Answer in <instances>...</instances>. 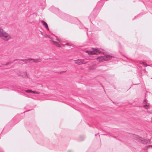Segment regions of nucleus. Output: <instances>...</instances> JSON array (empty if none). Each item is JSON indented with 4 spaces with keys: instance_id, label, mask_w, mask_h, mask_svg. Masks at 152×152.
<instances>
[{
    "instance_id": "obj_5",
    "label": "nucleus",
    "mask_w": 152,
    "mask_h": 152,
    "mask_svg": "<svg viewBox=\"0 0 152 152\" xmlns=\"http://www.w3.org/2000/svg\"><path fill=\"white\" fill-rule=\"evenodd\" d=\"M100 49L95 48L93 51L86 50V53L89 54H97L100 53H103L102 51H101Z\"/></svg>"
},
{
    "instance_id": "obj_3",
    "label": "nucleus",
    "mask_w": 152,
    "mask_h": 152,
    "mask_svg": "<svg viewBox=\"0 0 152 152\" xmlns=\"http://www.w3.org/2000/svg\"><path fill=\"white\" fill-rule=\"evenodd\" d=\"M113 56L110 55H105L104 56H102L98 58L99 60L100 61H104L109 60L112 59Z\"/></svg>"
},
{
    "instance_id": "obj_7",
    "label": "nucleus",
    "mask_w": 152,
    "mask_h": 152,
    "mask_svg": "<svg viewBox=\"0 0 152 152\" xmlns=\"http://www.w3.org/2000/svg\"><path fill=\"white\" fill-rule=\"evenodd\" d=\"M75 63L79 65H81L83 64H85L86 62L84 63V60H81L78 59L76 60H75Z\"/></svg>"
},
{
    "instance_id": "obj_4",
    "label": "nucleus",
    "mask_w": 152,
    "mask_h": 152,
    "mask_svg": "<svg viewBox=\"0 0 152 152\" xmlns=\"http://www.w3.org/2000/svg\"><path fill=\"white\" fill-rule=\"evenodd\" d=\"M113 56L110 55H105L104 56H102L98 58L99 60L100 61H104L109 60L112 59Z\"/></svg>"
},
{
    "instance_id": "obj_1",
    "label": "nucleus",
    "mask_w": 152,
    "mask_h": 152,
    "mask_svg": "<svg viewBox=\"0 0 152 152\" xmlns=\"http://www.w3.org/2000/svg\"><path fill=\"white\" fill-rule=\"evenodd\" d=\"M0 37L5 41H7L12 39V37L3 29L0 28Z\"/></svg>"
},
{
    "instance_id": "obj_14",
    "label": "nucleus",
    "mask_w": 152,
    "mask_h": 152,
    "mask_svg": "<svg viewBox=\"0 0 152 152\" xmlns=\"http://www.w3.org/2000/svg\"><path fill=\"white\" fill-rule=\"evenodd\" d=\"M31 93L33 94H38L39 93H38L37 92H36V91H32V92H31Z\"/></svg>"
},
{
    "instance_id": "obj_2",
    "label": "nucleus",
    "mask_w": 152,
    "mask_h": 152,
    "mask_svg": "<svg viewBox=\"0 0 152 152\" xmlns=\"http://www.w3.org/2000/svg\"><path fill=\"white\" fill-rule=\"evenodd\" d=\"M17 60H18L19 61L18 62L20 64H23V63H22L21 62H20V61H23V62L24 63H26V61H32L34 62H36V63L38 62H39L40 61V60H35V59H25V60L22 59V60H18V59H16V60H13V61L12 62H9L6 65H8V64H10L13 63V62L15 61H17Z\"/></svg>"
},
{
    "instance_id": "obj_22",
    "label": "nucleus",
    "mask_w": 152,
    "mask_h": 152,
    "mask_svg": "<svg viewBox=\"0 0 152 152\" xmlns=\"http://www.w3.org/2000/svg\"><path fill=\"white\" fill-rule=\"evenodd\" d=\"M151 121H152V120H151Z\"/></svg>"
},
{
    "instance_id": "obj_6",
    "label": "nucleus",
    "mask_w": 152,
    "mask_h": 152,
    "mask_svg": "<svg viewBox=\"0 0 152 152\" xmlns=\"http://www.w3.org/2000/svg\"><path fill=\"white\" fill-rule=\"evenodd\" d=\"M133 137L134 139L139 141H143L142 143L145 144L147 143L148 142H149V140H144L143 138L142 137H139V136L136 135H133Z\"/></svg>"
},
{
    "instance_id": "obj_16",
    "label": "nucleus",
    "mask_w": 152,
    "mask_h": 152,
    "mask_svg": "<svg viewBox=\"0 0 152 152\" xmlns=\"http://www.w3.org/2000/svg\"><path fill=\"white\" fill-rule=\"evenodd\" d=\"M148 112L149 113H150V114H152V111H151V112H150V111H149V110H148Z\"/></svg>"
},
{
    "instance_id": "obj_9",
    "label": "nucleus",
    "mask_w": 152,
    "mask_h": 152,
    "mask_svg": "<svg viewBox=\"0 0 152 152\" xmlns=\"http://www.w3.org/2000/svg\"><path fill=\"white\" fill-rule=\"evenodd\" d=\"M42 24L43 25L45 28L48 30L49 31V29L48 27L47 24L44 21L42 20L41 21Z\"/></svg>"
},
{
    "instance_id": "obj_8",
    "label": "nucleus",
    "mask_w": 152,
    "mask_h": 152,
    "mask_svg": "<svg viewBox=\"0 0 152 152\" xmlns=\"http://www.w3.org/2000/svg\"><path fill=\"white\" fill-rule=\"evenodd\" d=\"M143 106L145 109H148L149 107V104L148 103L146 99H145L143 101Z\"/></svg>"
},
{
    "instance_id": "obj_11",
    "label": "nucleus",
    "mask_w": 152,
    "mask_h": 152,
    "mask_svg": "<svg viewBox=\"0 0 152 152\" xmlns=\"http://www.w3.org/2000/svg\"><path fill=\"white\" fill-rule=\"evenodd\" d=\"M53 44L54 45H56L57 47H61V46L60 45L58 44V42H55V41H52Z\"/></svg>"
},
{
    "instance_id": "obj_13",
    "label": "nucleus",
    "mask_w": 152,
    "mask_h": 152,
    "mask_svg": "<svg viewBox=\"0 0 152 152\" xmlns=\"http://www.w3.org/2000/svg\"><path fill=\"white\" fill-rule=\"evenodd\" d=\"M26 93H31V92H32V90H26L25 91Z\"/></svg>"
},
{
    "instance_id": "obj_19",
    "label": "nucleus",
    "mask_w": 152,
    "mask_h": 152,
    "mask_svg": "<svg viewBox=\"0 0 152 152\" xmlns=\"http://www.w3.org/2000/svg\"><path fill=\"white\" fill-rule=\"evenodd\" d=\"M97 134H95V136H97Z\"/></svg>"
},
{
    "instance_id": "obj_15",
    "label": "nucleus",
    "mask_w": 152,
    "mask_h": 152,
    "mask_svg": "<svg viewBox=\"0 0 152 152\" xmlns=\"http://www.w3.org/2000/svg\"><path fill=\"white\" fill-rule=\"evenodd\" d=\"M146 147L147 148H148V147H152V145H147Z\"/></svg>"
},
{
    "instance_id": "obj_12",
    "label": "nucleus",
    "mask_w": 152,
    "mask_h": 152,
    "mask_svg": "<svg viewBox=\"0 0 152 152\" xmlns=\"http://www.w3.org/2000/svg\"><path fill=\"white\" fill-rule=\"evenodd\" d=\"M140 64H143L145 66V67H146L147 66H151V65L146 64L145 63L143 62L142 63H141Z\"/></svg>"
},
{
    "instance_id": "obj_18",
    "label": "nucleus",
    "mask_w": 152,
    "mask_h": 152,
    "mask_svg": "<svg viewBox=\"0 0 152 152\" xmlns=\"http://www.w3.org/2000/svg\"><path fill=\"white\" fill-rule=\"evenodd\" d=\"M56 40H57V41H59V42L60 41V39H58V38H57V39H56Z\"/></svg>"
},
{
    "instance_id": "obj_21",
    "label": "nucleus",
    "mask_w": 152,
    "mask_h": 152,
    "mask_svg": "<svg viewBox=\"0 0 152 152\" xmlns=\"http://www.w3.org/2000/svg\"><path fill=\"white\" fill-rule=\"evenodd\" d=\"M20 89L21 90H22L21 89V88H20Z\"/></svg>"
},
{
    "instance_id": "obj_10",
    "label": "nucleus",
    "mask_w": 152,
    "mask_h": 152,
    "mask_svg": "<svg viewBox=\"0 0 152 152\" xmlns=\"http://www.w3.org/2000/svg\"><path fill=\"white\" fill-rule=\"evenodd\" d=\"M20 75L26 78L28 77L27 75L26 72H23L22 73L20 74Z\"/></svg>"
},
{
    "instance_id": "obj_20",
    "label": "nucleus",
    "mask_w": 152,
    "mask_h": 152,
    "mask_svg": "<svg viewBox=\"0 0 152 152\" xmlns=\"http://www.w3.org/2000/svg\"><path fill=\"white\" fill-rule=\"evenodd\" d=\"M66 45H68V44H66Z\"/></svg>"
},
{
    "instance_id": "obj_17",
    "label": "nucleus",
    "mask_w": 152,
    "mask_h": 152,
    "mask_svg": "<svg viewBox=\"0 0 152 152\" xmlns=\"http://www.w3.org/2000/svg\"><path fill=\"white\" fill-rule=\"evenodd\" d=\"M143 72H144V73H145V72H146V70H145V69H144V70H143Z\"/></svg>"
}]
</instances>
